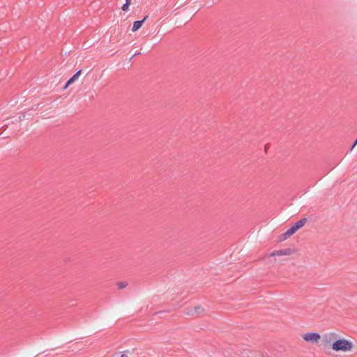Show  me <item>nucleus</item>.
Masks as SVG:
<instances>
[{
  "mask_svg": "<svg viewBox=\"0 0 357 357\" xmlns=\"http://www.w3.org/2000/svg\"><path fill=\"white\" fill-rule=\"evenodd\" d=\"M303 338L305 341L308 342H318V341L320 340L321 336L317 333H305Z\"/></svg>",
  "mask_w": 357,
  "mask_h": 357,
  "instance_id": "obj_3",
  "label": "nucleus"
},
{
  "mask_svg": "<svg viewBox=\"0 0 357 357\" xmlns=\"http://www.w3.org/2000/svg\"><path fill=\"white\" fill-rule=\"evenodd\" d=\"M356 144H357V139L353 143L351 148L350 149V151L356 146Z\"/></svg>",
  "mask_w": 357,
  "mask_h": 357,
  "instance_id": "obj_11",
  "label": "nucleus"
},
{
  "mask_svg": "<svg viewBox=\"0 0 357 357\" xmlns=\"http://www.w3.org/2000/svg\"><path fill=\"white\" fill-rule=\"evenodd\" d=\"M267 147H268V144H266V147H265L266 151L267 150Z\"/></svg>",
  "mask_w": 357,
  "mask_h": 357,
  "instance_id": "obj_13",
  "label": "nucleus"
},
{
  "mask_svg": "<svg viewBox=\"0 0 357 357\" xmlns=\"http://www.w3.org/2000/svg\"><path fill=\"white\" fill-rule=\"evenodd\" d=\"M337 337V335L335 334V333H330L328 334H325L323 336L324 345L325 347H327L329 344H331V343L333 344V342L336 340Z\"/></svg>",
  "mask_w": 357,
  "mask_h": 357,
  "instance_id": "obj_4",
  "label": "nucleus"
},
{
  "mask_svg": "<svg viewBox=\"0 0 357 357\" xmlns=\"http://www.w3.org/2000/svg\"><path fill=\"white\" fill-rule=\"evenodd\" d=\"M129 5L126 4V3L122 6L121 9L123 11H127L128 10Z\"/></svg>",
  "mask_w": 357,
  "mask_h": 357,
  "instance_id": "obj_10",
  "label": "nucleus"
},
{
  "mask_svg": "<svg viewBox=\"0 0 357 357\" xmlns=\"http://www.w3.org/2000/svg\"><path fill=\"white\" fill-rule=\"evenodd\" d=\"M148 18V15L145 16L142 20H137L134 22L133 26L132 27V31L133 32L137 31L143 24V23L146 21V20Z\"/></svg>",
  "mask_w": 357,
  "mask_h": 357,
  "instance_id": "obj_6",
  "label": "nucleus"
},
{
  "mask_svg": "<svg viewBox=\"0 0 357 357\" xmlns=\"http://www.w3.org/2000/svg\"><path fill=\"white\" fill-rule=\"evenodd\" d=\"M127 285H128V283L126 282H119L117 283V286H118L119 289H120L125 288Z\"/></svg>",
  "mask_w": 357,
  "mask_h": 357,
  "instance_id": "obj_9",
  "label": "nucleus"
},
{
  "mask_svg": "<svg viewBox=\"0 0 357 357\" xmlns=\"http://www.w3.org/2000/svg\"><path fill=\"white\" fill-rule=\"evenodd\" d=\"M126 3L130 6L131 3V0H126Z\"/></svg>",
  "mask_w": 357,
  "mask_h": 357,
  "instance_id": "obj_12",
  "label": "nucleus"
},
{
  "mask_svg": "<svg viewBox=\"0 0 357 357\" xmlns=\"http://www.w3.org/2000/svg\"><path fill=\"white\" fill-rule=\"evenodd\" d=\"M294 252V250L291 248H286L280 250H275L269 255V257L290 255Z\"/></svg>",
  "mask_w": 357,
  "mask_h": 357,
  "instance_id": "obj_5",
  "label": "nucleus"
},
{
  "mask_svg": "<svg viewBox=\"0 0 357 357\" xmlns=\"http://www.w3.org/2000/svg\"><path fill=\"white\" fill-rule=\"evenodd\" d=\"M307 222V218H304L296 222L293 226L289 228L284 234H282L280 241H284L293 235L300 228L304 226Z\"/></svg>",
  "mask_w": 357,
  "mask_h": 357,
  "instance_id": "obj_2",
  "label": "nucleus"
},
{
  "mask_svg": "<svg viewBox=\"0 0 357 357\" xmlns=\"http://www.w3.org/2000/svg\"><path fill=\"white\" fill-rule=\"evenodd\" d=\"M204 312V309L198 305L194 307L193 312L190 313L192 315H199Z\"/></svg>",
  "mask_w": 357,
  "mask_h": 357,
  "instance_id": "obj_8",
  "label": "nucleus"
},
{
  "mask_svg": "<svg viewBox=\"0 0 357 357\" xmlns=\"http://www.w3.org/2000/svg\"><path fill=\"white\" fill-rule=\"evenodd\" d=\"M82 73V70H78L72 77H70L66 82L64 89H66L69 85L73 84L75 80L78 79Z\"/></svg>",
  "mask_w": 357,
  "mask_h": 357,
  "instance_id": "obj_7",
  "label": "nucleus"
},
{
  "mask_svg": "<svg viewBox=\"0 0 357 357\" xmlns=\"http://www.w3.org/2000/svg\"><path fill=\"white\" fill-rule=\"evenodd\" d=\"M332 349L335 351H348L353 347V344L349 340L340 339L334 341L331 345Z\"/></svg>",
  "mask_w": 357,
  "mask_h": 357,
  "instance_id": "obj_1",
  "label": "nucleus"
}]
</instances>
